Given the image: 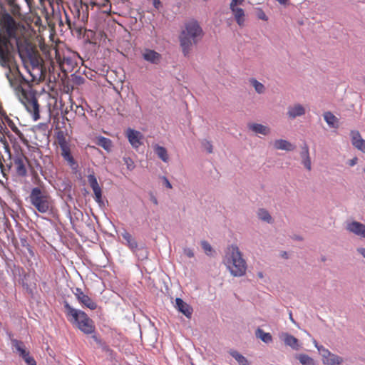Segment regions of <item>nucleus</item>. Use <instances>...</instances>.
<instances>
[{
	"instance_id": "1",
	"label": "nucleus",
	"mask_w": 365,
	"mask_h": 365,
	"mask_svg": "<svg viewBox=\"0 0 365 365\" xmlns=\"http://www.w3.org/2000/svg\"><path fill=\"white\" fill-rule=\"evenodd\" d=\"M0 31L2 36L8 38V40H15L18 52L21 58L25 61L29 60L31 68L25 66L29 73L31 76V81H35L36 76L41 71L38 60L34 59V49L33 46L25 38L26 27L20 22L15 20L4 8L0 11Z\"/></svg>"
},
{
	"instance_id": "2",
	"label": "nucleus",
	"mask_w": 365,
	"mask_h": 365,
	"mask_svg": "<svg viewBox=\"0 0 365 365\" xmlns=\"http://www.w3.org/2000/svg\"><path fill=\"white\" fill-rule=\"evenodd\" d=\"M7 68L6 73L10 86L14 88L16 96L30 113L34 120L40 118L39 104L36 96V91L29 85L28 80L22 76L18 66L13 63L11 51L9 54L7 65H1Z\"/></svg>"
},
{
	"instance_id": "3",
	"label": "nucleus",
	"mask_w": 365,
	"mask_h": 365,
	"mask_svg": "<svg viewBox=\"0 0 365 365\" xmlns=\"http://www.w3.org/2000/svg\"><path fill=\"white\" fill-rule=\"evenodd\" d=\"M203 31L196 21H191L185 24V29L180 35V44L185 56H187L193 45L202 37Z\"/></svg>"
},
{
	"instance_id": "4",
	"label": "nucleus",
	"mask_w": 365,
	"mask_h": 365,
	"mask_svg": "<svg viewBox=\"0 0 365 365\" xmlns=\"http://www.w3.org/2000/svg\"><path fill=\"white\" fill-rule=\"evenodd\" d=\"M64 308L66 317L73 325L85 334H91L95 332L94 322L86 312L72 307L67 302H64Z\"/></svg>"
},
{
	"instance_id": "5",
	"label": "nucleus",
	"mask_w": 365,
	"mask_h": 365,
	"mask_svg": "<svg viewBox=\"0 0 365 365\" xmlns=\"http://www.w3.org/2000/svg\"><path fill=\"white\" fill-rule=\"evenodd\" d=\"M224 263L231 274L235 277H242L246 273L247 263L242 258V255L236 245H232L227 248Z\"/></svg>"
},
{
	"instance_id": "6",
	"label": "nucleus",
	"mask_w": 365,
	"mask_h": 365,
	"mask_svg": "<svg viewBox=\"0 0 365 365\" xmlns=\"http://www.w3.org/2000/svg\"><path fill=\"white\" fill-rule=\"evenodd\" d=\"M29 199L30 203L40 213H47L53 210V200L43 185L33 187Z\"/></svg>"
},
{
	"instance_id": "7",
	"label": "nucleus",
	"mask_w": 365,
	"mask_h": 365,
	"mask_svg": "<svg viewBox=\"0 0 365 365\" xmlns=\"http://www.w3.org/2000/svg\"><path fill=\"white\" fill-rule=\"evenodd\" d=\"M55 144L60 149V153L64 161L72 168H78L77 162L75 160L71 150L75 145L71 143L68 133L62 130H59L55 133Z\"/></svg>"
},
{
	"instance_id": "8",
	"label": "nucleus",
	"mask_w": 365,
	"mask_h": 365,
	"mask_svg": "<svg viewBox=\"0 0 365 365\" xmlns=\"http://www.w3.org/2000/svg\"><path fill=\"white\" fill-rule=\"evenodd\" d=\"M314 346L322 356L324 365H340L344 362L341 356L331 353L329 349L314 341Z\"/></svg>"
},
{
	"instance_id": "9",
	"label": "nucleus",
	"mask_w": 365,
	"mask_h": 365,
	"mask_svg": "<svg viewBox=\"0 0 365 365\" xmlns=\"http://www.w3.org/2000/svg\"><path fill=\"white\" fill-rule=\"evenodd\" d=\"M13 165L17 176L26 177L27 175V167L29 165V161L23 153L16 155L13 160Z\"/></svg>"
},
{
	"instance_id": "10",
	"label": "nucleus",
	"mask_w": 365,
	"mask_h": 365,
	"mask_svg": "<svg viewBox=\"0 0 365 365\" xmlns=\"http://www.w3.org/2000/svg\"><path fill=\"white\" fill-rule=\"evenodd\" d=\"M73 294L78 302L83 307L95 310L97 308V304L89 296L86 294L81 288H76Z\"/></svg>"
},
{
	"instance_id": "11",
	"label": "nucleus",
	"mask_w": 365,
	"mask_h": 365,
	"mask_svg": "<svg viewBox=\"0 0 365 365\" xmlns=\"http://www.w3.org/2000/svg\"><path fill=\"white\" fill-rule=\"evenodd\" d=\"M11 47L12 45L8 38L0 34V65H7Z\"/></svg>"
},
{
	"instance_id": "12",
	"label": "nucleus",
	"mask_w": 365,
	"mask_h": 365,
	"mask_svg": "<svg viewBox=\"0 0 365 365\" xmlns=\"http://www.w3.org/2000/svg\"><path fill=\"white\" fill-rule=\"evenodd\" d=\"M88 181L94 192L95 200L99 205L103 204L102 190L98 183L97 178L93 172L88 175Z\"/></svg>"
},
{
	"instance_id": "13",
	"label": "nucleus",
	"mask_w": 365,
	"mask_h": 365,
	"mask_svg": "<svg viewBox=\"0 0 365 365\" xmlns=\"http://www.w3.org/2000/svg\"><path fill=\"white\" fill-rule=\"evenodd\" d=\"M125 135L128 138L129 143L134 148H138L143 144V134L132 128H128L125 132Z\"/></svg>"
},
{
	"instance_id": "14",
	"label": "nucleus",
	"mask_w": 365,
	"mask_h": 365,
	"mask_svg": "<svg viewBox=\"0 0 365 365\" xmlns=\"http://www.w3.org/2000/svg\"><path fill=\"white\" fill-rule=\"evenodd\" d=\"M142 56L145 61L153 64H158L162 58L159 53L150 48L144 49L142 52Z\"/></svg>"
},
{
	"instance_id": "15",
	"label": "nucleus",
	"mask_w": 365,
	"mask_h": 365,
	"mask_svg": "<svg viewBox=\"0 0 365 365\" xmlns=\"http://www.w3.org/2000/svg\"><path fill=\"white\" fill-rule=\"evenodd\" d=\"M351 143L352 145L358 150L365 153V140L361 138L359 131H351Z\"/></svg>"
},
{
	"instance_id": "16",
	"label": "nucleus",
	"mask_w": 365,
	"mask_h": 365,
	"mask_svg": "<svg viewBox=\"0 0 365 365\" xmlns=\"http://www.w3.org/2000/svg\"><path fill=\"white\" fill-rule=\"evenodd\" d=\"M347 230L355 235L365 238V225L359 222H352L346 226Z\"/></svg>"
},
{
	"instance_id": "17",
	"label": "nucleus",
	"mask_w": 365,
	"mask_h": 365,
	"mask_svg": "<svg viewBox=\"0 0 365 365\" xmlns=\"http://www.w3.org/2000/svg\"><path fill=\"white\" fill-rule=\"evenodd\" d=\"M122 237L126 241L127 245L133 252H135L138 250L144 252L145 255H147V251L145 249H138V243L136 240L132 237V235L129 232H128L127 231H124V232L122 233Z\"/></svg>"
},
{
	"instance_id": "18",
	"label": "nucleus",
	"mask_w": 365,
	"mask_h": 365,
	"mask_svg": "<svg viewBox=\"0 0 365 365\" xmlns=\"http://www.w3.org/2000/svg\"><path fill=\"white\" fill-rule=\"evenodd\" d=\"M175 307L186 317L190 318L192 314V308L180 298H176Z\"/></svg>"
},
{
	"instance_id": "19",
	"label": "nucleus",
	"mask_w": 365,
	"mask_h": 365,
	"mask_svg": "<svg viewBox=\"0 0 365 365\" xmlns=\"http://www.w3.org/2000/svg\"><path fill=\"white\" fill-rule=\"evenodd\" d=\"M6 4L9 7L10 14L16 18V19H22L23 14L21 13V6L16 3V0H4Z\"/></svg>"
},
{
	"instance_id": "20",
	"label": "nucleus",
	"mask_w": 365,
	"mask_h": 365,
	"mask_svg": "<svg viewBox=\"0 0 365 365\" xmlns=\"http://www.w3.org/2000/svg\"><path fill=\"white\" fill-rule=\"evenodd\" d=\"M281 338L284 341V344L287 346H290L292 349H294V350L299 349V341L295 336H294L288 333H283L281 335Z\"/></svg>"
},
{
	"instance_id": "21",
	"label": "nucleus",
	"mask_w": 365,
	"mask_h": 365,
	"mask_svg": "<svg viewBox=\"0 0 365 365\" xmlns=\"http://www.w3.org/2000/svg\"><path fill=\"white\" fill-rule=\"evenodd\" d=\"M304 114L305 108L300 104H294V106L288 108L287 115L292 119L302 116Z\"/></svg>"
},
{
	"instance_id": "22",
	"label": "nucleus",
	"mask_w": 365,
	"mask_h": 365,
	"mask_svg": "<svg viewBox=\"0 0 365 365\" xmlns=\"http://www.w3.org/2000/svg\"><path fill=\"white\" fill-rule=\"evenodd\" d=\"M4 121L5 122V127L8 125L21 140L23 142H27V140L26 139L24 133L11 119H10L9 117H5Z\"/></svg>"
},
{
	"instance_id": "23",
	"label": "nucleus",
	"mask_w": 365,
	"mask_h": 365,
	"mask_svg": "<svg viewBox=\"0 0 365 365\" xmlns=\"http://www.w3.org/2000/svg\"><path fill=\"white\" fill-rule=\"evenodd\" d=\"M230 8L232 12V14L235 17V19L237 24L240 27L244 26L245 23V14L244 10L239 7H230Z\"/></svg>"
},
{
	"instance_id": "24",
	"label": "nucleus",
	"mask_w": 365,
	"mask_h": 365,
	"mask_svg": "<svg viewBox=\"0 0 365 365\" xmlns=\"http://www.w3.org/2000/svg\"><path fill=\"white\" fill-rule=\"evenodd\" d=\"M11 344L21 358L29 354V351L26 350L25 344L23 341L13 339H11Z\"/></svg>"
},
{
	"instance_id": "25",
	"label": "nucleus",
	"mask_w": 365,
	"mask_h": 365,
	"mask_svg": "<svg viewBox=\"0 0 365 365\" xmlns=\"http://www.w3.org/2000/svg\"><path fill=\"white\" fill-rule=\"evenodd\" d=\"M93 6H97L101 9L103 13L110 14L111 9V4L109 0H96L91 2Z\"/></svg>"
},
{
	"instance_id": "26",
	"label": "nucleus",
	"mask_w": 365,
	"mask_h": 365,
	"mask_svg": "<svg viewBox=\"0 0 365 365\" xmlns=\"http://www.w3.org/2000/svg\"><path fill=\"white\" fill-rule=\"evenodd\" d=\"M274 147L277 150H283L287 151H291L294 149V147L286 140H276L274 142Z\"/></svg>"
},
{
	"instance_id": "27",
	"label": "nucleus",
	"mask_w": 365,
	"mask_h": 365,
	"mask_svg": "<svg viewBox=\"0 0 365 365\" xmlns=\"http://www.w3.org/2000/svg\"><path fill=\"white\" fill-rule=\"evenodd\" d=\"M249 128L257 134L267 135L270 133L269 127L259 123H252L249 125Z\"/></svg>"
},
{
	"instance_id": "28",
	"label": "nucleus",
	"mask_w": 365,
	"mask_h": 365,
	"mask_svg": "<svg viewBox=\"0 0 365 365\" xmlns=\"http://www.w3.org/2000/svg\"><path fill=\"white\" fill-rule=\"evenodd\" d=\"M324 118L329 127L334 128H337L339 127L338 118L331 112H325L324 113Z\"/></svg>"
},
{
	"instance_id": "29",
	"label": "nucleus",
	"mask_w": 365,
	"mask_h": 365,
	"mask_svg": "<svg viewBox=\"0 0 365 365\" xmlns=\"http://www.w3.org/2000/svg\"><path fill=\"white\" fill-rule=\"evenodd\" d=\"M154 150L159 158H160L163 162L167 163L169 159V156L167 152V150L159 145H154Z\"/></svg>"
},
{
	"instance_id": "30",
	"label": "nucleus",
	"mask_w": 365,
	"mask_h": 365,
	"mask_svg": "<svg viewBox=\"0 0 365 365\" xmlns=\"http://www.w3.org/2000/svg\"><path fill=\"white\" fill-rule=\"evenodd\" d=\"M96 143L98 145L102 147L107 151L110 150L112 148V141L107 138L103 136H99L96 138Z\"/></svg>"
},
{
	"instance_id": "31",
	"label": "nucleus",
	"mask_w": 365,
	"mask_h": 365,
	"mask_svg": "<svg viewBox=\"0 0 365 365\" xmlns=\"http://www.w3.org/2000/svg\"><path fill=\"white\" fill-rule=\"evenodd\" d=\"M296 359H298L302 365H316L315 360L306 354H297Z\"/></svg>"
},
{
	"instance_id": "32",
	"label": "nucleus",
	"mask_w": 365,
	"mask_h": 365,
	"mask_svg": "<svg viewBox=\"0 0 365 365\" xmlns=\"http://www.w3.org/2000/svg\"><path fill=\"white\" fill-rule=\"evenodd\" d=\"M256 336L264 343H270L272 341V335L269 333L264 332L259 328H258L256 331Z\"/></svg>"
},
{
	"instance_id": "33",
	"label": "nucleus",
	"mask_w": 365,
	"mask_h": 365,
	"mask_svg": "<svg viewBox=\"0 0 365 365\" xmlns=\"http://www.w3.org/2000/svg\"><path fill=\"white\" fill-rule=\"evenodd\" d=\"M230 354L235 359V360L240 364V365H248V361L247 359L242 356L241 354L237 352V351L232 350L230 351Z\"/></svg>"
},
{
	"instance_id": "34",
	"label": "nucleus",
	"mask_w": 365,
	"mask_h": 365,
	"mask_svg": "<svg viewBox=\"0 0 365 365\" xmlns=\"http://www.w3.org/2000/svg\"><path fill=\"white\" fill-rule=\"evenodd\" d=\"M250 83L258 93H263L265 91L264 86L255 78L250 80Z\"/></svg>"
},
{
	"instance_id": "35",
	"label": "nucleus",
	"mask_w": 365,
	"mask_h": 365,
	"mask_svg": "<svg viewBox=\"0 0 365 365\" xmlns=\"http://www.w3.org/2000/svg\"><path fill=\"white\" fill-rule=\"evenodd\" d=\"M257 215H258V217L263 221H266L267 222H272L271 215H269L268 211H267L264 209H259L258 210Z\"/></svg>"
},
{
	"instance_id": "36",
	"label": "nucleus",
	"mask_w": 365,
	"mask_h": 365,
	"mask_svg": "<svg viewBox=\"0 0 365 365\" xmlns=\"http://www.w3.org/2000/svg\"><path fill=\"white\" fill-rule=\"evenodd\" d=\"M201 245L206 255H210L212 254V248L207 241H202Z\"/></svg>"
},
{
	"instance_id": "37",
	"label": "nucleus",
	"mask_w": 365,
	"mask_h": 365,
	"mask_svg": "<svg viewBox=\"0 0 365 365\" xmlns=\"http://www.w3.org/2000/svg\"><path fill=\"white\" fill-rule=\"evenodd\" d=\"M202 147L207 150V153H212V145L210 141L207 140H203L202 141Z\"/></svg>"
},
{
	"instance_id": "38",
	"label": "nucleus",
	"mask_w": 365,
	"mask_h": 365,
	"mask_svg": "<svg viewBox=\"0 0 365 365\" xmlns=\"http://www.w3.org/2000/svg\"><path fill=\"white\" fill-rule=\"evenodd\" d=\"M300 155H301L302 159L309 157V147L307 144H304L302 147V151L300 153Z\"/></svg>"
},
{
	"instance_id": "39",
	"label": "nucleus",
	"mask_w": 365,
	"mask_h": 365,
	"mask_svg": "<svg viewBox=\"0 0 365 365\" xmlns=\"http://www.w3.org/2000/svg\"><path fill=\"white\" fill-rule=\"evenodd\" d=\"M22 359L28 365H36V361L32 356H30L29 354Z\"/></svg>"
},
{
	"instance_id": "40",
	"label": "nucleus",
	"mask_w": 365,
	"mask_h": 365,
	"mask_svg": "<svg viewBox=\"0 0 365 365\" xmlns=\"http://www.w3.org/2000/svg\"><path fill=\"white\" fill-rule=\"evenodd\" d=\"M302 164L304 165V167H305L308 170H311V169H312V163H311L310 157H307V158H302Z\"/></svg>"
},
{
	"instance_id": "41",
	"label": "nucleus",
	"mask_w": 365,
	"mask_h": 365,
	"mask_svg": "<svg viewBox=\"0 0 365 365\" xmlns=\"http://www.w3.org/2000/svg\"><path fill=\"white\" fill-rule=\"evenodd\" d=\"M257 17L259 19H262V20H264V21H267V19H268L267 16L265 14V13L262 10H259V11L257 12Z\"/></svg>"
},
{
	"instance_id": "42",
	"label": "nucleus",
	"mask_w": 365,
	"mask_h": 365,
	"mask_svg": "<svg viewBox=\"0 0 365 365\" xmlns=\"http://www.w3.org/2000/svg\"><path fill=\"white\" fill-rule=\"evenodd\" d=\"M244 0H232L230 7H237V5L242 4Z\"/></svg>"
},
{
	"instance_id": "43",
	"label": "nucleus",
	"mask_w": 365,
	"mask_h": 365,
	"mask_svg": "<svg viewBox=\"0 0 365 365\" xmlns=\"http://www.w3.org/2000/svg\"><path fill=\"white\" fill-rule=\"evenodd\" d=\"M184 252L190 258H192L194 257L193 251L190 249H185Z\"/></svg>"
},
{
	"instance_id": "44",
	"label": "nucleus",
	"mask_w": 365,
	"mask_h": 365,
	"mask_svg": "<svg viewBox=\"0 0 365 365\" xmlns=\"http://www.w3.org/2000/svg\"><path fill=\"white\" fill-rule=\"evenodd\" d=\"M163 181H164L165 185L168 188H169V189L172 188V185H171L170 182H169V180H168V178L166 177H163Z\"/></svg>"
},
{
	"instance_id": "45",
	"label": "nucleus",
	"mask_w": 365,
	"mask_h": 365,
	"mask_svg": "<svg viewBox=\"0 0 365 365\" xmlns=\"http://www.w3.org/2000/svg\"><path fill=\"white\" fill-rule=\"evenodd\" d=\"M91 338L98 344H101V339L96 335L93 334L92 335Z\"/></svg>"
},
{
	"instance_id": "46",
	"label": "nucleus",
	"mask_w": 365,
	"mask_h": 365,
	"mask_svg": "<svg viewBox=\"0 0 365 365\" xmlns=\"http://www.w3.org/2000/svg\"><path fill=\"white\" fill-rule=\"evenodd\" d=\"M357 252L365 258V248L360 247L357 249Z\"/></svg>"
},
{
	"instance_id": "47",
	"label": "nucleus",
	"mask_w": 365,
	"mask_h": 365,
	"mask_svg": "<svg viewBox=\"0 0 365 365\" xmlns=\"http://www.w3.org/2000/svg\"><path fill=\"white\" fill-rule=\"evenodd\" d=\"M357 162V158H354L353 159H351L349 162V165L350 166H354Z\"/></svg>"
},
{
	"instance_id": "48",
	"label": "nucleus",
	"mask_w": 365,
	"mask_h": 365,
	"mask_svg": "<svg viewBox=\"0 0 365 365\" xmlns=\"http://www.w3.org/2000/svg\"><path fill=\"white\" fill-rule=\"evenodd\" d=\"M280 4H287L289 0H277Z\"/></svg>"
},
{
	"instance_id": "49",
	"label": "nucleus",
	"mask_w": 365,
	"mask_h": 365,
	"mask_svg": "<svg viewBox=\"0 0 365 365\" xmlns=\"http://www.w3.org/2000/svg\"><path fill=\"white\" fill-rule=\"evenodd\" d=\"M29 7L31 8L32 6L33 0H25Z\"/></svg>"
},
{
	"instance_id": "50",
	"label": "nucleus",
	"mask_w": 365,
	"mask_h": 365,
	"mask_svg": "<svg viewBox=\"0 0 365 365\" xmlns=\"http://www.w3.org/2000/svg\"><path fill=\"white\" fill-rule=\"evenodd\" d=\"M160 4V1L159 0H155L154 1V6L155 7L158 8V5Z\"/></svg>"
},
{
	"instance_id": "51",
	"label": "nucleus",
	"mask_w": 365,
	"mask_h": 365,
	"mask_svg": "<svg viewBox=\"0 0 365 365\" xmlns=\"http://www.w3.org/2000/svg\"><path fill=\"white\" fill-rule=\"evenodd\" d=\"M258 276H259V277H260V278H262V277H263V274H262V272H259V273H258Z\"/></svg>"
},
{
	"instance_id": "52",
	"label": "nucleus",
	"mask_w": 365,
	"mask_h": 365,
	"mask_svg": "<svg viewBox=\"0 0 365 365\" xmlns=\"http://www.w3.org/2000/svg\"><path fill=\"white\" fill-rule=\"evenodd\" d=\"M153 202H154V203L157 204V200L156 199H154Z\"/></svg>"
}]
</instances>
